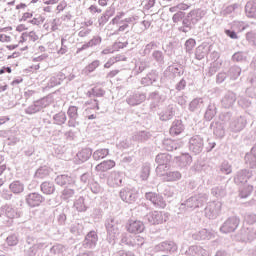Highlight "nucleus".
<instances>
[{"label":"nucleus","mask_w":256,"mask_h":256,"mask_svg":"<svg viewBox=\"0 0 256 256\" xmlns=\"http://www.w3.org/2000/svg\"><path fill=\"white\" fill-rule=\"evenodd\" d=\"M115 167V161L113 160H106L101 162L95 167V170L98 171L99 173H105Z\"/></svg>","instance_id":"obj_4"},{"label":"nucleus","mask_w":256,"mask_h":256,"mask_svg":"<svg viewBox=\"0 0 256 256\" xmlns=\"http://www.w3.org/2000/svg\"><path fill=\"white\" fill-rule=\"evenodd\" d=\"M125 29H127V25H124V26H120V27H119V31H125Z\"/></svg>","instance_id":"obj_32"},{"label":"nucleus","mask_w":256,"mask_h":256,"mask_svg":"<svg viewBox=\"0 0 256 256\" xmlns=\"http://www.w3.org/2000/svg\"><path fill=\"white\" fill-rule=\"evenodd\" d=\"M27 29H29V28L25 24H19L16 27V31H18L19 33H23V31H27Z\"/></svg>","instance_id":"obj_18"},{"label":"nucleus","mask_w":256,"mask_h":256,"mask_svg":"<svg viewBox=\"0 0 256 256\" xmlns=\"http://www.w3.org/2000/svg\"><path fill=\"white\" fill-rule=\"evenodd\" d=\"M41 191L45 194V195H52V193L55 192V186L52 183L49 182H44L41 185Z\"/></svg>","instance_id":"obj_7"},{"label":"nucleus","mask_w":256,"mask_h":256,"mask_svg":"<svg viewBox=\"0 0 256 256\" xmlns=\"http://www.w3.org/2000/svg\"><path fill=\"white\" fill-rule=\"evenodd\" d=\"M145 197L146 199H149V201H152V202L155 201L153 200V198L155 197V194L153 192L146 193Z\"/></svg>","instance_id":"obj_22"},{"label":"nucleus","mask_w":256,"mask_h":256,"mask_svg":"<svg viewBox=\"0 0 256 256\" xmlns=\"http://www.w3.org/2000/svg\"><path fill=\"white\" fill-rule=\"evenodd\" d=\"M119 256H135V255L131 252L122 251V252L119 253Z\"/></svg>","instance_id":"obj_27"},{"label":"nucleus","mask_w":256,"mask_h":256,"mask_svg":"<svg viewBox=\"0 0 256 256\" xmlns=\"http://www.w3.org/2000/svg\"><path fill=\"white\" fill-rule=\"evenodd\" d=\"M93 66H94V64H90V65L88 66L89 71H93Z\"/></svg>","instance_id":"obj_34"},{"label":"nucleus","mask_w":256,"mask_h":256,"mask_svg":"<svg viewBox=\"0 0 256 256\" xmlns=\"http://www.w3.org/2000/svg\"><path fill=\"white\" fill-rule=\"evenodd\" d=\"M3 186V180H0V187Z\"/></svg>","instance_id":"obj_40"},{"label":"nucleus","mask_w":256,"mask_h":256,"mask_svg":"<svg viewBox=\"0 0 256 256\" xmlns=\"http://www.w3.org/2000/svg\"><path fill=\"white\" fill-rule=\"evenodd\" d=\"M92 153L91 149L85 148L78 153L77 157L80 161H88L91 158Z\"/></svg>","instance_id":"obj_9"},{"label":"nucleus","mask_w":256,"mask_h":256,"mask_svg":"<svg viewBox=\"0 0 256 256\" xmlns=\"http://www.w3.org/2000/svg\"><path fill=\"white\" fill-rule=\"evenodd\" d=\"M170 175H172V177H176V179H179L181 177V173L179 172H172L170 173Z\"/></svg>","instance_id":"obj_29"},{"label":"nucleus","mask_w":256,"mask_h":256,"mask_svg":"<svg viewBox=\"0 0 256 256\" xmlns=\"http://www.w3.org/2000/svg\"><path fill=\"white\" fill-rule=\"evenodd\" d=\"M8 245H17V238L10 236L7 238Z\"/></svg>","instance_id":"obj_19"},{"label":"nucleus","mask_w":256,"mask_h":256,"mask_svg":"<svg viewBox=\"0 0 256 256\" xmlns=\"http://www.w3.org/2000/svg\"><path fill=\"white\" fill-rule=\"evenodd\" d=\"M178 9H181L182 11H187L189 9V5L187 4H179Z\"/></svg>","instance_id":"obj_24"},{"label":"nucleus","mask_w":256,"mask_h":256,"mask_svg":"<svg viewBox=\"0 0 256 256\" xmlns=\"http://www.w3.org/2000/svg\"><path fill=\"white\" fill-rule=\"evenodd\" d=\"M10 49H16L17 45H10L8 46Z\"/></svg>","instance_id":"obj_36"},{"label":"nucleus","mask_w":256,"mask_h":256,"mask_svg":"<svg viewBox=\"0 0 256 256\" xmlns=\"http://www.w3.org/2000/svg\"><path fill=\"white\" fill-rule=\"evenodd\" d=\"M246 13L249 17H256V3L255 2H248L246 4Z\"/></svg>","instance_id":"obj_12"},{"label":"nucleus","mask_w":256,"mask_h":256,"mask_svg":"<svg viewBox=\"0 0 256 256\" xmlns=\"http://www.w3.org/2000/svg\"><path fill=\"white\" fill-rule=\"evenodd\" d=\"M7 91V85L0 86V92Z\"/></svg>","instance_id":"obj_31"},{"label":"nucleus","mask_w":256,"mask_h":256,"mask_svg":"<svg viewBox=\"0 0 256 256\" xmlns=\"http://www.w3.org/2000/svg\"><path fill=\"white\" fill-rule=\"evenodd\" d=\"M10 191L15 194L23 193L25 187L19 181H14L9 185Z\"/></svg>","instance_id":"obj_6"},{"label":"nucleus","mask_w":256,"mask_h":256,"mask_svg":"<svg viewBox=\"0 0 256 256\" xmlns=\"http://www.w3.org/2000/svg\"><path fill=\"white\" fill-rule=\"evenodd\" d=\"M195 45H197V42L193 38H190L185 42V47L187 51H193Z\"/></svg>","instance_id":"obj_13"},{"label":"nucleus","mask_w":256,"mask_h":256,"mask_svg":"<svg viewBox=\"0 0 256 256\" xmlns=\"http://www.w3.org/2000/svg\"><path fill=\"white\" fill-rule=\"evenodd\" d=\"M89 9H90L91 13H101V10H99L97 8V6H95V5L90 6Z\"/></svg>","instance_id":"obj_23"},{"label":"nucleus","mask_w":256,"mask_h":256,"mask_svg":"<svg viewBox=\"0 0 256 256\" xmlns=\"http://www.w3.org/2000/svg\"><path fill=\"white\" fill-rule=\"evenodd\" d=\"M63 195H67V190H64V193H63Z\"/></svg>","instance_id":"obj_41"},{"label":"nucleus","mask_w":256,"mask_h":256,"mask_svg":"<svg viewBox=\"0 0 256 256\" xmlns=\"http://www.w3.org/2000/svg\"><path fill=\"white\" fill-rule=\"evenodd\" d=\"M31 17H33V14L29 13V12H26L22 16V21H27V19H31Z\"/></svg>","instance_id":"obj_21"},{"label":"nucleus","mask_w":256,"mask_h":256,"mask_svg":"<svg viewBox=\"0 0 256 256\" xmlns=\"http://www.w3.org/2000/svg\"><path fill=\"white\" fill-rule=\"evenodd\" d=\"M58 185H65L67 183V176L62 175L57 177Z\"/></svg>","instance_id":"obj_17"},{"label":"nucleus","mask_w":256,"mask_h":256,"mask_svg":"<svg viewBox=\"0 0 256 256\" xmlns=\"http://www.w3.org/2000/svg\"><path fill=\"white\" fill-rule=\"evenodd\" d=\"M183 17H185V14H183V12H178L173 15L172 19L174 23H179Z\"/></svg>","instance_id":"obj_15"},{"label":"nucleus","mask_w":256,"mask_h":256,"mask_svg":"<svg viewBox=\"0 0 256 256\" xmlns=\"http://www.w3.org/2000/svg\"><path fill=\"white\" fill-rule=\"evenodd\" d=\"M122 201H125L126 203H135V194L131 193L129 191H122L120 193Z\"/></svg>","instance_id":"obj_8"},{"label":"nucleus","mask_w":256,"mask_h":256,"mask_svg":"<svg viewBox=\"0 0 256 256\" xmlns=\"http://www.w3.org/2000/svg\"><path fill=\"white\" fill-rule=\"evenodd\" d=\"M88 119H96L95 114L90 115V116L88 117Z\"/></svg>","instance_id":"obj_35"},{"label":"nucleus","mask_w":256,"mask_h":256,"mask_svg":"<svg viewBox=\"0 0 256 256\" xmlns=\"http://www.w3.org/2000/svg\"><path fill=\"white\" fill-rule=\"evenodd\" d=\"M126 231L132 235H139L145 231V224L140 220H129L126 224Z\"/></svg>","instance_id":"obj_1"},{"label":"nucleus","mask_w":256,"mask_h":256,"mask_svg":"<svg viewBox=\"0 0 256 256\" xmlns=\"http://www.w3.org/2000/svg\"><path fill=\"white\" fill-rule=\"evenodd\" d=\"M99 240V237L97 236V232L91 231L89 232L85 237V247L88 249H93L95 245H97V241Z\"/></svg>","instance_id":"obj_3"},{"label":"nucleus","mask_w":256,"mask_h":256,"mask_svg":"<svg viewBox=\"0 0 256 256\" xmlns=\"http://www.w3.org/2000/svg\"><path fill=\"white\" fill-rule=\"evenodd\" d=\"M3 73H5V70H4V69H1V70H0V75H3Z\"/></svg>","instance_id":"obj_38"},{"label":"nucleus","mask_w":256,"mask_h":256,"mask_svg":"<svg viewBox=\"0 0 256 256\" xmlns=\"http://www.w3.org/2000/svg\"><path fill=\"white\" fill-rule=\"evenodd\" d=\"M107 155H109L108 149L96 150L93 153V159H95V161H99V159H105V157H107Z\"/></svg>","instance_id":"obj_10"},{"label":"nucleus","mask_w":256,"mask_h":256,"mask_svg":"<svg viewBox=\"0 0 256 256\" xmlns=\"http://www.w3.org/2000/svg\"><path fill=\"white\" fill-rule=\"evenodd\" d=\"M242 31H245V27L242 28Z\"/></svg>","instance_id":"obj_42"},{"label":"nucleus","mask_w":256,"mask_h":256,"mask_svg":"<svg viewBox=\"0 0 256 256\" xmlns=\"http://www.w3.org/2000/svg\"><path fill=\"white\" fill-rule=\"evenodd\" d=\"M161 157H163V156L158 155V156H157V161H159V159H161Z\"/></svg>","instance_id":"obj_39"},{"label":"nucleus","mask_w":256,"mask_h":256,"mask_svg":"<svg viewBox=\"0 0 256 256\" xmlns=\"http://www.w3.org/2000/svg\"><path fill=\"white\" fill-rule=\"evenodd\" d=\"M7 217H9V219H14L15 218V210L10 208L7 210L6 212Z\"/></svg>","instance_id":"obj_20"},{"label":"nucleus","mask_w":256,"mask_h":256,"mask_svg":"<svg viewBox=\"0 0 256 256\" xmlns=\"http://www.w3.org/2000/svg\"><path fill=\"white\" fill-rule=\"evenodd\" d=\"M231 225V222H226L225 224H224V226L222 227V229H225L226 227H229Z\"/></svg>","instance_id":"obj_33"},{"label":"nucleus","mask_w":256,"mask_h":256,"mask_svg":"<svg viewBox=\"0 0 256 256\" xmlns=\"http://www.w3.org/2000/svg\"><path fill=\"white\" fill-rule=\"evenodd\" d=\"M78 108L76 106H70L68 108V116L71 117V119H75L77 117L78 113Z\"/></svg>","instance_id":"obj_14"},{"label":"nucleus","mask_w":256,"mask_h":256,"mask_svg":"<svg viewBox=\"0 0 256 256\" xmlns=\"http://www.w3.org/2000/svg\"><path fill=\"white\" fill-rule=\"evenodd\" d=\"M0 125H3V122H0Z\"/></svg>","instance_id":"obj_43"},{"label":"nucleus","mask_w":256,"mask_h":256,"mask_svg":"<svg viewBox=\"0 0 256 256\" xmlns=\"http://www.w3.org/2000/svg\"><path fill=\"white\" fill-rule=\"evenodd\" d=\"M1 40H2V41H11V38H10V37H7V35H5V34H2V35H1Z\"/></svg>","instance_id":"obj_30"},{"label":"nucleus","mask_w":256,"mask_h":256,"mask_svg":"<svg viewBox=\"0 0 256 256\" xmlns=\"http://www.w3.org/2000/svg\"><path fill=\"white\" fill-rule=\"evenodd\" d=\"M223 173H226V175H229L231 173V166H226L222 168Z\"/></svg>","instance_id":"obj_25"},{"label":"nucleus","mask_w":256,"mask_h":256,"mask_svg":"<svg viewBox=\"0 0 256 256\" xmlns=\"http://www.w3.org/2000/svg\"><path fill=\"white\" fill-rule=\"evenodd\" d=\"M98 3L101 7H107L108 0H98Z\"/></svg>","instance_id":"obj_26"},{"label":"nucleus","mask_w":256,"mask_h":256,"mask_svg":"<svg viewBox=\"0 0 256 256\" xmlns=\"http://www.w3.org/2000/svg\"><path fill=\"white\" fill-rule=\"evenodd\" d=\"M43 201V196L35 192L28 194L26 198V203L29 205V207H39Z\"/></svg>","instance_id":"obj_2"},{"label":"nucleus","mask_w":256,"mask_h":256,"mask_svg":"<svg viewBox=\"0 0 256 256\" xmlns=\"http://www.w3.org/2000/svg\"><path fill=\"white\" fill-rule=\"evenodd\" d=\"M183 133V122L176 120L170 128V135H181Z\"/></svg>","instance_id":"obj_5"},{"label":"nucleus","mask_w":256,"mask_h":256,"mask_svg":"<svg viewBox=\"0 0 256 256\" xmlns=\"http://www.w3.org/2000/svg\"><path fill=\"white\" fill-rule=\"evenodd\" d=\"M47 5H55L56 3H59V0H47Z\"/></svg>","instance_id":"obj_28"},{"label":"nucleus","mask_w":256,"mask_h":256,"mask_svg":"<svg viewBox=\"0 0 256 256\" xmlns=\"http://www.w3.org/2000/svg\"><path fill=\"white\" fill-rule=\"evenodd\" d=\"M225 34L227 35V37H230V39H239V36H237V33H235V31L225 30Z\"/></svg>","instance_id":"obj_16"},{"label":"nucleus","mask_w":256,"mask_h":256,"mask_svg":"<svg viewBox=\"0 0 256 256\" xmlns=\"http://www.w3.org/2000/svg\"><path fill=\"white\" fill-rule=\"evenodd\" d=\"M149 221L153 225H159V223L163 221V215H161L159 212H154L150 215Z\"/></svg>","instance_id":"obj_11"},{"label":"nucleus","mask_w":256,"mask_h":256,"mask_svg":"<svg viewBox=\"0 0 256 256\" xmlns=\"http://www.w3.org/2000/svg\"><path fill=\"white\" fill-rule=\"evenodd\" d=\"M6 71H7V73H11V68H10V67H7V68H6Z\"/></svg>","instance_id":"obj_37"}]
</instances>
